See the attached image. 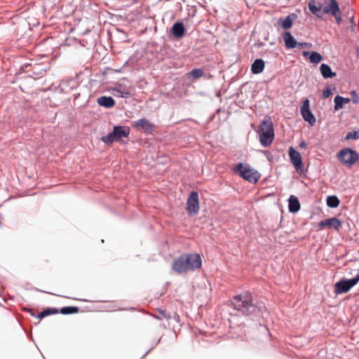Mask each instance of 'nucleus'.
I'll use <instances>...</instances> for the list:
<instances>
[{
	"label": "nucleus",
	"instance_id": "1",
	"mask_svg": "<svg viewBox=\"0 0 359 359\" xmlns=\"http://www.w3.org/2000/svg\"><path fill=\"white\" fill-rule=\"evenodd\" d=\"M202 266L201 256L197 253H185L174 259L172 269L177 273H185L198 269Z\"/></svg>",
	"mask_w": 359,
	"mask_h": 359
},
{
	"label": "nucleus",
	"instance_id": "2",
	"mask_svg": "<svg viewBox=\"0 0 359 359\" xmlns=\"http://www.w3.org/2000/svg\"><path fill=\"white\" fill-rule=\"evenodd\" d=\"M231 305L234 309L246 316L251 315L257 310V306L252 303V295L248 292H245L233 297Z\"/></svg>",
	"mask_w": 359,
	"mask_h": 359
},
{
	"label": "nucleus",
	"instance_id": "3",
	"mask_svg": "<svg viewBox=\"0 0 359 359\" xmlns=\"http://www.w3.org/2000/svg\"><path fill=\"white\" fill-rule=\"evenodd\" d=\"M320 13L332 15L338 25L341 22V11L335 0H325L319 8L316 6V15L319 17Z\"/></svg>",
	"mask_w": 359,
	"mask_h": 359
},
{
	"label": "nucleus",
	"instance_id": "4",
	"mask_svg": "<svg viewBox=\"0 0 359 359\" xmlns=\"http://www.w3.org/2000/svg\"><path fill=\"white\" fill-rule=\"evenodd\" d=\"M108 90L115 97L128 98L132 95L133 88L128 81L123 79L110 86Z\"/></svg>",
	"mask_w": 359,
	"mask_h": 359
},
{
	"label": "nucleus",
	"instance_id": "5",
	"mask_svg": "<svg viewBox=\"0 0 359 359\" xmlns=\"http://www.w3.org/2000/svg\"><path fill=\"white\" fill-rule=\"evenodd\" d=\"M130 130V128L128 126H116L111 133L103 136L101 140L105 144H111L114 142L119 141L122 137H128Z\"/></svg>",
	"mask_w": 359,
	"mask_h": 359
},
{
	"label": "nucleus",
	"instance_id": "6",
	"mask_svg": "<svg viewBox=\"0 0 359 359\" xmlns=\"http://www.w3.org/2000/svg\"><path fill=\"white\" fill-rule=\"evenodd\" d=\"M234 171L238 173L244 180L252 183H256L260 177V174L257 170L251 168L248 165H243L242 163L237 164Z\"/></svg>",
	"mask_w": 359,
	"mask_h": 359
},
{
	"label": "nucleus",
	"instance_id": "7",
	"mask_svg": "<svg viewBox=\"0 0 359 359\" xmlns=\"http://www.w3.org/2000/svg\"><path fill=\"white\" fill-rule=\"evenodd\" d=\"M337 156L341 163L347 168H351L359 159L358 154L350 148L342 149Z\"/></svg>",
	"mask_w": 359,
	"mask_h": 359
},
{
	"label": "nucleus",
	"instance_id": "8",
	"mask_svg": "<svg viewBox=\"0 0 359 359\" xmlns=\"http://www.w3.org/2000/svg\"><path fill=\"white\" fill-rule=\"evenodd\" d=\"M342 226V222L336 217L324 219L318 224L320 230L328 229L339 231Z\"/></svg>",
	"mask_w": 359,
	"mask_h": 359
},
{
	"label": "nucleus",
	"instance_id": "9",
	"mask_svg": "<svg viewBox=\"0 0 359 359\" xmlns=\"http://www.w3.org/2000/svg\"><path fill=\"white\" fill-rule=\"evenodd\" d=\"M132 126L137 130H142L147 134H151L155 129V126L147 118H141L132 123Z\"/></svg>",
	"mask_w": 359,
	"mask_h": 359
},
{
	"label": "nucleus",
	"instance_id": "10",
	"mask_svg": "<svg viewBox=\"0 0 359 359\" xmlns=\"http://www.w3.org/2000/svg\"><path fill=\"white\" fill-rule=\"evenodd\" d=\"M187 211L191 215L196 214L199 210L198 195L196 191H191L187 200Z\"/></svg>",
	"mask_w": 359,
	"mask_h": 359
},
{
	"label": "nucleus",
	"instance_id": "11",
	"mask_svg": "<svg viewBox=\"0 0 359 359\" xmlns=\"http://www.w3.org/2000/svg\"><path fill=\"white\" fill-rule=\"evenodd\" d=\"M289 156L290 161L294 166L297 172H302L304 170V166L299 152L291 147L289 148Z\"/></svg>",
	"mask_w": 359,
	"mask_h": 359
},
{
	"label": "nucleus",
	"instance_id": "12",
	"mask_svg": "<svg viewBox=\"0 0 359 359\" xmlns=\"http://www.w3.org/2000/svg\"><path fill=\"white\" fill-rule=\"evenodd\" d=\"M351 279H342L334 285V292L337 294L348 292L354 286Z\"/></svg>",
	"mask_w": 359,
	"mask_h": 359
},
{
	"label": "nucleus",
	"instance_id": "13",
	"mask_svg": "<svg viewBox=\"0 0 359 359\" xmlns=\"http://www.w3.org/2000/svg\"><path fill=\"white\" fill-rule=\"evenodd\" d=\"M301 114L304 119L311 125L314 123V116L310 110V102L308 99L303 102V104L301 107Z\"/></svg>",
	"mask_w": 359,
	"mask_h": 359
},
{
	"label": "nucleus",
	"instance_id": "14",
	"mask_svg": "<svg viewBox=\"0 0 359 359\" xmlns=\"http://www.w3.org/2000/svg\"><path fill=\"white\" fill-rule=\"evenodd\" d=\"M295 13H290L284 19H279L278 25L284 29H289L292 27L294 20L297 19Z\"/></svg>",
	"mask_w": 359,
	"mask_h": 359
},
{
	"label": "nucleus",
	"instance_id": "15",
	"mask_svg": "<svg viewBox=\"0 0 359 359\" xmlns=\"http://www.w3.org/2000/svg\"><path fill=\"white\" fill-rule=\"evenodd\" d=\"M259 133H274L273 125L271 117L266 116L259 126Z\"/></svg>",
	"mask_w": 359,
	"mask_h": 359
},
{
	"label": "nucleus",
	"instance_id": "16",
	"mask_svg": "<svg viewBox=\"0 0 359 359\" xmlns=\"http://www.w3.org/2000/svg\"><path fill=\"white\" fill-rule=\"evenodd\" d=\"M283 39L285 42V47L288 49L294 48L298 45V42H297L294 36L289 32H285L283 34Z\"/></svg>",
	"mask_w": 359,
	"mask_h": 359
},
{
	"label": "nucleus",
	"instance_id": "17",
	"mask_svg": "<svg viewBox=\"0 0 359 359\" xmlns=\"http://www.w3.org/2000/svg\"><path fill=\"white\" fill-rule=\"evenodd\" d=\"M274 139V133H260L259 141L262 146H269Z\"/></svg>",
	"mask_w": 359,
	"mask_h": 359
},
{
	"label": "nucleus",
	"instance_id": "18",
	"mask_svg": "<svg viewBox=\"0 0 359 359\" xmlns=\"http://www.w3.org/2000/svg\"><path fill=\"white\" fill-rule=\"evenodd\" d=\"M97 102L106 108H111L115 105V101L111 97L102 96L97 99Z\"/></svg>",
	"mask_w": 359,
	"mask_h": 359
},
{
	"label": "nucleus",
	"instance_id": "19",
	"mask_svg": "<svg viewBox=\"0 0 359 359\" xmlns=\"http://www.w3.org/2000/svg\"><path fill=\"white\" fill-rule=\"evenodd\" d=\"M265 63L262 59H256L251 66V71L255 74H260L263 72Z\"/></svg>",
	"mask_w": 359,
	"mask_h": 359
},
{
	"label": "nucleus",
	"instance_id": "20",
	"mask_svg": "<svg viewBox=\"0 0 359 359\" xmlns=\"http://www.w3.org/2000/svg\"><path fill=\"white\" fill-rule=\"evenodd\" d=\"M185 32L184 27L182 22H176L172 27V33L174 36L181 38Z\"/></svg>",
	"mask_w": 359,
	"mask_h": 359
},
{
	"label": "nucleus",
	"instance_id": "21",
	"mask_svg": "<svg viewBox=\"0 0 359 359\" xmlns=\"http://www.w3.org/2000/svg\"><path fill=\"white\" fill-rule=\"evenodd\" d=\"M288 208L291 212H297L300 209V203L296 196L293 195L290 196Z\"/></svg>",
	"mask_w": 359,
	"mask_h": 359
},
{
	"label": "nucleus",
	"instance_id": "22",
	"mask_svg": "<svg viewBox=\"0 0 359 359\" xmlns=\"http://www.w3.org/2000/svg\"><path fill=\"white\" fill-rule=\"evenodd\" d=\"M334 109L339 110L344 107L345 104H348L351 102L350 98H345L339 95H337L334 97Z\"/></svg>",
	"mask_w": 359,
	"mask_h": 359
},
{
	"label": "nucleus",
	"instance_id": "23",
	"mask_svg": "<svg viewBox=\"0 0 359 359\" xmlns=\"http://www.w3.org/2000/svg\"><path fill=\"white\" fill-rule=\"evenodd\" d=\"M320 71L322 76L325 78H332L335 76V73H334L331 68L325 64H322L320 67Z\"/></svg>",
	"mask_w": 359,
	"mask_h": 359
},
{
	"label": "nucleus",
	"instance_id": "24",
	"mask_svg": "<svg viewBox=\"0 0 359 359\" xmlns=\"http://www.w3.org/2000/svg\"><path fill=\"white\" fill-rule=\"evenodd\" d=\"M327 206L330 208H337L339 206L340 201L336 196H330L326 199Z\"/></svg>",
	"mask_w": 359,
	"mask_h": 359
},
{
	"label": "nucleus",
	"instance_id": "25",
	"mask_svg": "<svg viewBox=\"0 0 359 359\" xmlns=\"http://www.w3.org/2000/svg\"><path fill=\"white\" fill-rule=\"evenodd\" d=\"M58 313H59V310L57 309L48 308V309L43 310V311H41V313H39L38 315V318L41 319V318L46 317V316H48L49 315L57 314Z\"/></svg>",
	"mask_w": 359,
	"mask_h": 359
},
{
	"label": "nucleus",
	"instance_id": "26",
	"mask_svg": "<svg viewBox=\"0 0 359 359\" xmlns=\"http://www.w3.org/2000/svg\"><path fill=\"white\" fill-rule=\"evenodd\" d=\"M79 311L76 306H66L60 309V312L64 315L76 313Z\"/></svg>",
	"mask_w": 359,
	"mask_h": 359
},
{
	"label": "nucleus",
	"instance_id": "27",
	"mask_svg": "<svg viewBox=\"0 0 359 359\" xmlns=\"http://www.w3.org/2000/svg\"><path fill=\"white\" fill-rule=\"evenodd\" d=\"M189 74L194 79H198L203 76L204 72L201 69H194Z\"/></svg>",
	"mask_w": 359,
	"mask_h": 359
},
{
	"label": "nucleus",
	"instance_id": "28",
	"mask_svg": "<svg viewBox=\"0 0 359 359\" xmlns=\"http://www.w3.org/2000/svg\"><path fill=\"white\" fill-rule=\"evenodd\" d=\"M158 316L157 318L162 320L163 318L169 320L171 318V316L169 313H168L165 310L163 309H158Z\"/></svg>",
	"mask_w": 359,
	"mask_h": 359
},
{
	"label": "nucleus",
	"instance_id": "29",
	"mask_svg": "<svg viewBox=\"0 0 359 359\" xmlns=\"http://www.w3.org/2000/svg\"><path fill=\"white\" fill-rule=\"evenodd\" d=\"M345 139L347 140L359 139V130H354L348 133Z\"/></svg>",
	"mask_w": 359,
	"mask_h": 359
},
{
	"label": "nucleus",
	"instance_id": "30",
	"mask_svg": "<svg viewBox=\"0 0 359 359\" xmlns=\"http://www.w3.org/2000/svg\"><path fill=\"white\" fill-rule=\"evenodd\" d=\"M351 101H352L354 104H357L359 102V97L355 91H351Z\"/></svg>",
	"mask_w": 359,
	"mask_h": 359
},
{
	"label": "nucleus",
	"instance_id": "31",
	"mask_svg": "<svg viewBox=\"0 0 359 359\" xmlns=\"http://www.w3.org/2000/svg\"><path fill=\"white\" fill-rule=\"evenodd\" d=\"M303 55L304 56H309L310 62L314 63V52L304 51Z\"/></svg>",
	"mask_w": 359,
	"mask_h": 359
},
{
	"label": "nucleus",
	"instance_id": "32",
	"mask_svg": "<svg viewBox=\"0 0 359 359\" xmlns=\"http://www.w3.org/2000/svg\"><path fill=\"white\" fill-rule=\"evenodd\" d=\"M332 94V90L329 88H327L323 90V97H328Z\"/></svg>",
	"mask_w": 359,
	"mask_h": 359
},
{
	"label": "nucleus",
	"instance_id": "33",
	"mask_svg": "<svg viewBox=\"0 0 359 359\" xmlns=\"http://www.w3.org/2000/svg\"><path fill=\"white\" fill-rule=\"evenodd\" d=\"M308 7H309V9L310 10V11L314 14V1L313 0H311L309 2Z\"/></svg>",
	"mask_w": 359,
	"mask_h": 359
},
{
	"label": "nucleus",
	"instance_id": "34",
	"mask_svg": "<svg viewBox=\"0 0 359 359\" xmlns=\"http://www.w3.org/2000/svg\"><path fill=\"white\" fill-rule=\"evenodd\" d=\"M321 60L322 56L319 53H316V64L320 62Z\"/></svg>",
	"mask_w": 359,
	"mask_h": 359
},
{
	"label": "nucleus",
	"instance_id": "35",
	"mask_svg": "<svg viewBox=\"0 0 359 359\" xmlns=\"http://www.w3.org/2000/svg\"><path fill=\"white\" fill-rule=\"evenodd\" d=\"M351 280H352V282L355 285L359 282V273L357 275L356 277L351 278Z\"/></svg>",
	"mask_w": 359,
	"mask_h": 359
},
{
	"label": "nucleus",
	"instance_id": "36",
	"mask_svg": "<svg viewBox=\"0 0 359 359\" xmlns=\"http://www.w3.org/2000/svg\"><path fill=\"white\" fill-rule=\"evenodd\" d=\"M307 46V43H298V45L297 47H298L299 48H305Z\"/></svg>",
	"mask_w": 359,
	"mask_h": 359
},
{
	"label": "nucleus",
	"instance_id": "37",
	"mask_svg": "<svg viewBox=\"0 0 359 359\" xmlns=\"http://www.w3.org/2000/svg\"><path fill=\"white\" fill-rule=\"evenodd\" d=\"M175 318L179 319V316L176 313H175Z\"/></svg>",
	"mask_w": 359,
	"mask_h": 359
},
{
	"label": "nucleus",
	"instance_id": "38",
	"mask_svg": "<svg viewBox=\"0 0 359 359\" xmlns=\"http://www.w3.org/2000/svg\"><path fill=\"white\" fill-rule=\"evenodd\" d=\"M301 147H304V142H302V143L301 144Z\"/></svg>",
	"mask_w": 359,
	"mask_h": 359
}]
</instances>
